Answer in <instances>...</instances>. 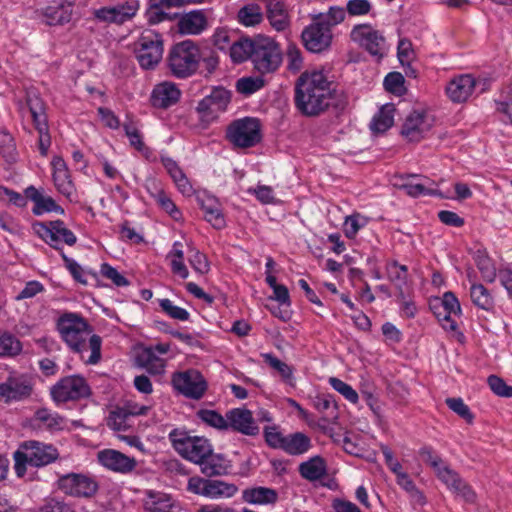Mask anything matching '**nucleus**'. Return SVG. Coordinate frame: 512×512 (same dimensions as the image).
I'll list each match as a JSON object with an SVG mask.
<instances>
[{"mask_svg":"<svg viewBox=\"0 0 512 512\" xmlns=\"http://www.w3.org/2000/svg\"><path fill=\"white\" fill-rule=\"evenodd\" d=\"M474 260L483 279L488 282H493L496 277V269L487 253L482 250H477L474 254Z\"/></svg>","mask_w":512,"mask_h":512,"instance_id":"46","label":"nucleus"},{"mask_svg":"<svg viewBox=\"0 0 512 512\" xmlns=\"http://www.w3.org/2000/svg\"><path fill=\"white\" fill-rule=\"evenodd\" d=\"M256 48V38L240 39L233 43L230 47V56L235 63H242L248 58L252 60L254 50Z\"/></svg>","mask_w":512,"mask_h":512,"instance_id":"39","label":"nucleus"},{"mask_svg":"<svg viewBox=\"0 0 512 512\" xmlns=\"http://www.w3.org/2000/svg\"><path fill=\"white\" fill-rule=\"evenodd\" d=\"M445 403L454 413L463 418L467 423L471 424L473 422L474 415L462 398H447Z\"/></svg>","mask_w":512,"mask_h":512,"instance_id":"55","label":"nucleus"},{"mask_svg":"<svg viewBox=\"0 0 512 512\" xmlns=\"http://www.w3.org/2000/svg\"><path fill=\"white\" fill-rule=\"evenodd\" d=\"M230 100V91L222 87L215 88L198 103L197 111L205 116H215L227 108Z\"/></svg>","mask_w":512,"mask_h":512,"instance_id":"24","label":"nucleus"},{"mask_svg":"<svg viewBox=\"0 0 512 512\" xmlns=\"http://www.w3.org/2000/svg\"><path fill=\"white\" fill-rule=\"evenodd\" d=\"M26 196L34 202L32 212L35 215H41L46 212L64 214V209L59 206L52 197L43 195L33 186L26 189Z\"/></svg>","mask_w":512,"mask_h":512,"instance_id":"30","label":"nucleus"},{"mask_svg":"<svg viewBox=\"0 0 512 512\" xmlns=\"http://www.w3.org/2000/svg\"><path fill=\"white\" fill-rule=\"evenodd\" d=\"M34 392V380L28 374L10 375L0 383V401L10 403L24 401Z\"/></svg>","mask_w":512,"mask_h":512,"instance_id":"12","label":"nucleus"},{"mask_svg":"<svg viewBox=\"0 0 512 512\" xmlns=\"http://www.w3.org/2000/svg\"><path fill=\"white\" fill-rule=\"evenodd\" d=\"M434 120L425 111H412L404 120L401 135L408 141L419 142L431 130Z\"/></svg>","mask_w":512,"mask_h":512,"instance_id":"17","label":"nucleus"},{"mask_svg":"<svg viewBox=\"0 0 512 512\" xmlns=\"http://www.w3.org/2000/svg\"><path fill=\"white\" fill-rule=\"evenodd\" d=\"M51 164L55 187L64 196L71 197L74 192V186L65 161L61 157L55 156Z\"/></svg>","mask_w":512,"mask_h":512,"instance_id":"29","label":"nucleus"},{"mask_svg":"<svg viewBox=\"0 0 512 512\" xmlns=\"http://www.w3.org/2000/svg\"><path fill=\"white\" fill-rule=\"evenodd\" d=\"M282 62V53L279 45L269 37H256V48L252 56L255 70L260 74L275 72Z\"/></svg>","mask_w":512,"mask_h":512,"instance_id":"8","label":"nucleus"},{"mask_svg":"<svg viewBox=\"0 0 512 512\" xmlns=\"http://www.w3.org/2000/svg\"><path fill=\"white\" fill-rule=\"evenodd\" d=\"M476 79L470 74L454 77L446 86V94L454 103H463L472 95Z\"/></svg>","mask_w":512,"mask_h":512,"instance_id":"25","label":"nucleus"},{"mask_svg":"<svg viewBox=\"0 0 512 512\" xmlns=\"http://www.w3.org/2000/svg\"><path fill=\"white\" fill-rule=\"evenodd\" d=\"M90 395V387L86 380L78 375L60 379L52 388V399L57 403L79 400Z\"/></svg>","mask_w":512,"mask_h":512,"instance_id":"11","label":"nucleus"},{"mask_svg":"<svg viewBox=\"0 0 512 512\" xmlns=\"http://www.w3.org/2000/svg\"><path fill=\"white\" fill-rule=\"evenodd\" d=\"M201 62V49L192 40L173 45L168 53L167 63L171 74L186 79L195 74Z\"/></svg>","mask_w":512,"mask_h":512,"instance_id":"4","label":"nucleus"},{"mask_svg":"<svg viewBox=\"0 0 512 512\" xmlns=\"http://www.w3.org/2000/svg\"><path fill=\"white\" fill-rule=\"evenodd\" d=\"M174 503L168 494L162 492H147L144 508L147 512H173Z\"/></svg>","mask_w":512,"mask_h":512,"instance_id":"36","label":"nucleus"},{"mask_svg":"<svg viewBox=\"0 0 512 512\" xmlns=\"http://www.w3.org/2000/svg\"><path fill=\"white\" fill-rule=\"evenodd\" d=\"M169 438L175 450L185 459L199 465L209 456L212 445L203 437H191L182 432L172 431Z\"/></svg>","mask_w":512,"mask_h":512,"instance_id":"7","label":"nucleus"},{"mask_svg":"<svg viewBox=\"0 0 512 512\" xmlns=\"http://www.w3.org/2000/svg\"><path fill=\"white\" fill-rule=\"evenodd\" d=\"M264 437L270 447L281 450L283 449L286 436L281 433L277 426L265 427Z\"/></svg>","mask_w":512,"mask_h":512,"instance_id":"60","label":"nucleus"},{"mask_svg":"<svg viewBox=\"0 0 512 512\" xmlns=\"http://www.w3.org/2000/svg\"><path fill=\"white\" fill-rule=\"evenodd\" d=\"M58 331L75 353L81 355L86 364L95 365L101 359V337L92 334L86 320L75 313L63 314L57 322Z\"/></svg>","mask_w":512,"mask_h":512,"instance_id":"2","label":"nucleus"},{"mask_svg":"<svg viewBox=\"0 0 512 512\" xmlns=\"http://www.w3.org/2000/svg\"><path fill=\"white\" fill-rule=\"evenodd\" d=\"M22 351L18 338L9 332L0 330V357H15Z\"/></svg>","mask_w":512,"mask_h":512,"instance_id":"43","label":"nucleus"},{"mask_svg":"<svg viewBox=\"0 0 512 512\" xmlns=\"http://www.w3.org/2000/svg\"><path fill=\"white\" fill-rule=\"evenodd\" d=\"M199 466L202 474L212 478L228 474L231 462L224 455L214 453L212 448L209 456H206Z\"/></svg>","mask_w":512,"mask_h":512,"instance_id":"28","label":"nucleus"},{"mask_svg":"<svg viewBox=\"0 0 512 512\" xmlns=\"http://www.w3.org/2000/svg\"><path fill=\"white\" fill-rule=\"evenodd\" d=\"M199 205L204 212V217L214 228L222 229L226 222L220 204L214 199L207 197L198 199Z\"/></svg>","mask_w":512,"mask_h":512,"instance_id":"34","label":"nucleus"},{"mask_svg":"<svg viewBox=\"0 0 512 512\" xmlns=\"http://www.w3.org/2000/svg\"><path fill=\"white\" fill-rule=\"evenodd\" d=\"M76 0H53L42 11L47 25H63L70 22Z\"/></svg>","mask_w":512,"mask_h":512,"instance_id":"23","label":"nucleus"},{"mask_svg":"<svg viewBox=\"0 0 512 512\" xmlns=\"http://www.w3.org/2000/svg\"><path fill=\"white\" fill-rule=\"evenodd\" d=\"M138 8V1L129 0L121 5L96 9L93 16L99 22L123 24L136 14Z\"/></svg>","mask_w":512,"mask_h":512,"instance_id":"20","label":"nucleus"},{"mask_svg":"<svg viewBox=\"0 0 512 512\" xmlns=\"http://www.w3.org/2000/svg\"><path fill=\"white\" fill-rule=\"evenodd\" d=\"M59 457L56 447L51 444L29 440L22 442L13 454L14 470L18 477H23L27 471V465L33 467L46 466Z\"/></svg>","mask_w":512,"mask_h":512,"instance_id":"3","label":"nucleus"},{"mask_svg":"<svg viewBox=\"0 0 512 512\" xmlns=\"http://www.w3.org/2000/svg\"><path fill=\"white\" fill-rule=\"evenodd\" d=\"M470 298L475 306L485 311H490L494 307L493 296L482 284L471 285Z\"/></svg>","mask_w":512,"mask_h":512,"instance_id":"41","label":"nucleus"},{"mask_svg":"<svg viewBox=\"0 0 512 512\" xmlns=\"http://www.w3.org/2000/svg\"><path fill=\"white\" fill-rule=\"evenodd\" d=\"M131 418L122 406H116L109 413L107 426L115 431H126L132 426Z\"/></svg>","mask_w":512,"mask_h":512,"instance_id":"42","label":"nucleus"},{"mask_svg":"<svg viewBox=\"0 0 512 512\" xmlns=\"http://www.w3.org/2000/svg\"><path fill=\"white\" fill-rule=\"evenodd\" d=\"M426 183H408L403 186L406 193L412 197H418L420 195H436L438 194L437 190L431 188L430 186L433 184L429 179H425Z\"/></svg>","mask_w":512,"mask_h":512,"instance_id":"57","label":"nucleus"},{"mask_svg":"<svg viewBox=\"0 0 512 512\" xmlns=\"http://www.w3.org/2000/svg\"><path fill=\"white\" fill-rule=\"evenodd\" d=\"M163 39L154 30H145L134 43V53L141 68L153 70L163 57Z\"/></svg>","mask_w":512,"mask_h":512,"instance_id":"6","label":"nucleus"},{"mask_svg":"<svg viewBox=\"0 0 512 512\" xmlns=\"http://www.w3.org/2000/svg\"><path fill=\"white\" fill-rule=\"evenodd\" d=\"M208 21L203 10H193L183 14L177 23L178 32L182 35H199L207 27Z\"/></svg>","mask_w":512,"mask_h":512,"instance_id":"27","label":"nucleus"},{"mask_svg":"<svg viewBox=\"0 0 512 512\" xmlns=\"http://www.w3.org/2000/svg\"><path fill=\"white\" fill-rule=\"evenodd\" d=\"M397 54L402 66H409L415 58L411 41L408 39H401L398 43Z\"/></svg>","mask_w":512,"mask_h":512,"instance_id":"63","label":"nucleus"},{"mask_svg":"<svg viewBox=\"0 0 512 512\" xmlns=\"http://www.w3.org/2000/svg\"><path fill=\"white\" fill-rule=\"evenodd\" d=\"M350 37L352 41L358 43L370 55L378 59L382 58L387 51L384 36L369 24L356 25L352 29Z\"/></svg>","mask_w":512,"mask_h":512,"instance_id":"15","label":"nucleus"},{"mask_svg":"<svg viewBox=\"0 0 512 512\" xmlns=\"http://www.w3.org/2000/svg\"><path fill=\"white\" fill-rule=\"evenodd\" d=\"M159 306L169 317L173 319L187 321L190 317V314L186 309L174 305L170 299H160Z\"/></svg>","mask_w":512,"mask_h":512,"instance_id":"54","label":"nucleus"},{"mask_svg":"<svg viewBox=\"0 0 512 512\" xmlns=\"http://www.w3.org/2000/svg\"><path fill=\"white\" fill-rule=\"evenodd\" d=\"M237 19L246 27L255 26L262 22L263 13L258 4H248L238 11Z\"/></svg>","mask_w":512,"mask_h":512,"instance_id":"44","label":"nucleus"},{"mask_svg":"<svg viewBox=\"0 0 512 512\" xmlns=\"http://www.w3.org/2000/svg\"><path fill=\"white\" fill-rule=\"evenodd\" d=\"M197 416L208 426L219 430H227L226 416H222L215 410L201 409L197 412Z\"/></svg>","mask_w":512,"mask_h":512,"instance_id":"49","label":"nucleus"},{"mask_svg":"<svg viewBox=\"0 0 512 512\" xmlns=\"http://www.w3.org/2000/svg\"><path fill=\"white\" fill-rule=\"evenodd\" d=\"M263 358L265 363H267L271 368L275 369L281 375L283 380L291 384L293 370L289 365L273 356L272 354H263Z\"/></svg>","mask_w":512,"mask_h":512,"instance_id":"52","label":"nucleus"},{"mask_svg":"<svg viewBox=\"0 0 512 512\" xmlns=\"http://www.w3.org/2000/svg\"><path fill=\"white\" fill-rule=\"evenodd\" d=\"M299 473L304 479L316 481L326 474V464L321 457L315 456L299 465Z\"/></svg>","mask_w":512,"mask_h":512,"instance_id":"37","label":"nucleus"},{"mask_svg":"<svg viewBox=\"0 0 512 512\" xmlns=\"http://www.w3.org/2000/svg\"><path fill=\"white\" fill-rule=\"evenodd\" d=\"M450 490L461 497L465 502L474 503L476 501V493L462 478H459Z\"/></svg>","mask_w":512,"mask_h":512,"instance_id":"61","label":"nucleus"},{"mask_svg":"<svg viewBox=\"0 0 512 512\" xmlns=\"http://www.w3.org/2000/svg\"><path fill=\"white\" fill-rule=\"evenodd\" d=\"M164 10L165 8L157 0H150V6L146 11L148 24L156 25L165 20H170L171 18Z\"/></svg>","mask_w":512,"mask_h":512,"instance_id":"53","label":"nucleus"},{"mask_svg":"<svg viewBox=\"0 0 512 512\" xmlns=\"http://www.w3.org/2000/svg\"><path fill=\"white\" fill-rule=\"evenodd\" d=\"M227 430L231 429L246 436H256L259 434L253 414L245 408H234L226 413Z\"/></svg>","mask_w":512,"mask_h":512,"instance_id":"21","label":"nucleus"},{"mask_svg":"<svg viewBox=\"0 0 512 512\" xmlns=\"http://www.w3.org/2000/svg\"><path fill=\"white\" fill-rule=\"evenodd\" d=\"M487 383L490 389L499 397H512V386L506 384V382L497 375H490L487 379Z\"/></svg>","mask_w":512,"mask_h":512,"instance_id":"58","label":"nucleus"},{"mask_svg":"<svg viewBox=\"0 0 512 512\" xmlns=\"http://www.w3.org/2000/svg\"><path fill=\"white\" fill-rule=\"evenodd\" d=\"M433 309L444 329L451 331L456 330L457 322L454 317L461 314V306L453 292H445L441 299L436 300Z\"/></svg>","mask_w":512,"mask_h":512,"instance_id":"19","label":"nucleus"},{"mask_svg":"<svg viewBox=\"0 0 512 512\" xmlns=\"http://www.w3.org/2000/svg\"><path fill=\"white\" fill-rule=\"evenodd\" d=\"M295 103L304 115L315 116L331 105L342 106L344 101L322 71H306L296 82Z\"/></svg>","mask_w":512,"mask_h":512,"instance_id":"1","label":"nucleus"},{"mask_svg":"<svg viewBox=\"0 0 512 512\" xmlns=\"http://www.w3.org/2000/svg\"><path fill=\"white\" fill-rule=\"evenodd\" d=\"M26 106L32 117L35 129L38 131V147L42 156H46L51 145L47 116L43 100L35 91L26 94Z\"/></svg>","mask_w":512,"mask_h":512,"instance_id":"9","label":"nucleus"},{"mask_svg":"<svg viewBox=\"0 0 512 512\" xmlns=\"http://www.w3.org/2000/svg\"><path fill=\"white\" fill-rule=\"evenodd\" d=\"M152 196L156 203L174 220H179L181 218V212L163 190L157 189L156 193Z\"/></svg>","mask_w":512,"mask_h":512,"instance_id":"51","label":"nucleus"},{"mask_svg":"<svg viewBox=\"0 0 512 512\" xmlns=\"http://www.w3.org/2000/svg\"><path fill=\"white\" fill-rule=\"evenodd\" d=\"M329 383L351 403L356 404L358 402V394L349 384L335 377H331Z\"/></svg>","mask_w":512,"mask_h":512,"instance_id":"59","label":"nucleus"},{"mask_svg":"<svg viewBox=\"0 0 512 512\" xmlns=\"http://www.w3.org/2000/svg\"><path fill=\"white\" fill-rule=\"evenodd\" d=\"M396 108L394 104L387 103L383 105L377 114L373 117L370 129L374 133H383L392 127Z\"/></svg>","mask_w":512,"mask_h":512,"instance_id":"35","label":"nucleus"},{"mask_svg":"<svg viewBox=\"0 0 512 512\" xmlns=\"http://www.w3.org/2000/svg\"><path fill=\"white\" fill-rule=\"evenodd\" d=\"M242 499L255 505L275 504L278 500V493L272 488L254 487L245 489L242 493Z\"/></svg>","mask_w":512,"mask_h":512,"instance_id":"33","label":"nucleus"},{"mask_svg":"<svg viewBox=\"0 0 512 512\" xmlns=\"http://www.w3.org/2000/svg\"><path fill=\"white\" fill-rule=\"evenodd\" d=\"M305 48L312 53H321L327 50L332 43V31L321 25V22H313L307 26L301 34Z\"/></svg>","mask_w":512,"mask_h":512,"instance_id":"18","label":"nucleus"},{"mask_svg":"<svg viewBox=\"0 0 512 512\" xmlns=\"http://www.w3.org/2000/svg\"><path fill=\"white\" fill-rule=\"evenodd\" d=\"M33 230L41 239L55 249H60L59 243L61 241L69 246L74 245L77 241L75 234L61 220L48 223L37 222L33 224Z\"/></svg>","mask_w":512,"mask_h":512,"instance_id":"14","label":"nucleus"},{"mask_svg":"<svg viewBox=\"0 0 512 512\" xmlns=\"http://www.w3.org/2000/svg\"><path fill=\"white\" fill-rule=\"evenodd\" d=\"M187 490L193 494L210 499L230 498L236 494L238 488L233 483L222 480H212L193 476L188 479Z\"/></svg>","mask_w":512,"mask_h":512,"instance_id":"10","label":"nucleus"},{"mask_svg":"<svg viewBox=\"0 0 512 512\" xmlns=\"http://www.w3.org/2000/svg\"><path fill=\"white\" fill-rule=\"evenodd\" d=\"M97 457L101 465L117 473H130L137 465L135 458L129 457L114 449L102 450L98 452Z\"/></svg>","mask_w":512,"mask_h":512,"instance_id":"22","label":"nucleus"},{"mask_svg":"<svg viewBox=\"0 0 512 512\" xmlns=\"http://www.w3.org/2000/svg\"><path fill=\"white\" fill-rule=\"evenodd\" d=\"M172 385L185 397L195 400L201 399L208 387L204 376L195 369L174 373Z\"/></svg>","mask_w":512,"mask_h":512,"instance_id":"13","label":"nucleus"},{"mask_svg":"<svg viewBox=\"0 0 512 512\" xmlns=\"http://www.w3.org/2000/svg\"><path fill=\"white\" fill-rule=\"evenodd\" d=\"M201 62L206 71L205 76L215 72L219 65V57L217 52L212 49L201 50Z\"/></svg>","mask_w":512,"mask_h":512,"instance_id":"64","label":"nucleus"},{"mask_svg":"<svg viewBox=\"0 0 512 512\" xmlns=\"http://www.w3.org/2000/svg\"><path fill=\"white\" fill-rule=\"evenodd\" d=\"M386 270L389 280L395 284L399 292L403 290L402 286L406 283L408 276L407 266L401 265L397 261H392L387 264Z\"/></svg>","mask_w":512,"mask_h":512,"instance_id":"48","label":"nucleus"},{"mask_svg":"<svg viewBox=\"0 0 512 512\" xmlns=\"http://www.w3.org/2000/svg\"><path fill=\"white\" fill-rule=\"evenodd\" d=\"M161 162L163 166L165 167L166 171L170 175V177L173 179L175 185L177 186L178 190L186 196H190L193 193V187L183 172V170L180 168V166L177 164L176 161H174L170 157H162Z\"/></svg>","mask_w":512,"mask_h":512,"instance_id":"31","label":"nucleus"},{"mask_svg":"<svg viewBox=\"0 0 512 512\" xmlns=\"http://www.w3.org/2000/svg\"><path fill=\"white\" fill-rule=\"evenodd\" d=\"M58 488L74 497H92L98 490L96 481L84 474L69 473L58 479Z\"/></svg>","mask_w":512,"mask_h":512,"instance_id":"16","label":"nucleus"},{"mask_svg":"<svg viewBox=\"0 0 512 512\" xmlns=\"http://www.w3.org/2000/svg\"><path fill=\"white\" fill-rule=\"evenodd\" d=\"M35 420L50 431H59L66 426L64 417L57 413H52L46 408H41L36 411Z\"/></svg>","mask_w":512,"mask_h":512,"instance_id":"40","label":"nucleus"},{"mask_svg":"<svg viewBox=\"0 0 512 512\" xmlns=\"http://www.w3.org/2000/svg\"><path fill=\"white\" fill-rule=\"evenodd\" d=\"M181 92L172 82L157 84L152 90L150 101L153 107L168 108L178 102Z\"/></svg>","mask_w":512,"mask_h":512,"instance_id":"26","label":"nucleus"},{"mask_svg":"<svg viewBox=\"0 0 512 512\" xmlns=\"http://www.w3.org/2000/svg\"><path fill=\"white\" fill-rule=\"evenodd\" d=\"M405 79L399 72H390L384 79V87L388 92L401 96L406 92Z\"/></svg>","mask_w":512,"mask_h":512,"instance_id":"50","label":"nucleus"},{"mask_svg":"<svg viewBox=\"0 0 512 512\" xmlns=\"http://www.w3.org/2000/svg\"><path fill=\"white\" fill-rule=\"evenodd\" d=\"M419 455L424 463L434 469L436 473L444 465L443 459L435 453L432 447L424 446L419 450Z\"/></svg>","mask_w":512,"mask_h":512,"instance_id":"62","label":"nucleus"},{"mask_svg":"<svg viewBox=\"0 0 512 512\" xmlns=\"http://www.w3.org/2000/svg\"><path fill=\"white\" fill-rule=\"evenodd\" d=\"M345 19V10L339 6H332L326 13H319L313 17L316 22H321V25L328 27L331 30L333 26H336L343 22Z\"/></svg>","mask_w":512,"mask_h":512,"instance_id":"45","label":"nucleus"},{"mask_svg":"<svg viewBox=\"0 0 512 512\" xmlns=\"http://www.w3.org/2000/svg\"><path fill=\"white\" fill-rule=\"evenodd\" d=\"M225 137L234 148L254 147L262 139L261 123L253 117L236 119L227 126Z\"/></svg>","mask_w":512,"mask_h":512,"instance_id":"5","label":"nucleus"},{"mask_svg":"<svg viewBox=\"0 0 512 512\" xmlns=\"http://www.w3.org/2000/svg\"><path fill=\"white\" fill-rule=\"evenodd\" d=\"M0 154L7 163L17 161V150L13 136L7 131L0 132Z\"/></svg>","mask_w":512,"mask_h":512,"instance_id":"47","label":"nucleus"},{"mask_svg":"<svg viewBox=\"0 0 512 512\" xmlns=\"http://www.w3.org/2000/svg\"><path fill=\"white\" fill-rule=\"evenodd\" d=\"M264 86V80L261 78L244 77L236 83V89L239 93L250 95Z\"/></svg>","mask_w":512,"mask_h":512,"instance_id":"56","label":"nucleus"},{"mask_svg":"<svg viewBox=\"0 0 512 512\" xmlns=\"http://www.w3.org/2000/svg\"><path fill=\"white\" fill-rule=\"evenodd\" d=\"M267 19L276 31H284L290 25V19L284 3L276 0H268L266 5Z\"/></svg>","mask_w":512,"mask_h":512,"instance_id":"32","label":"nucleus"},{"mask_svg":"<svg viewBox=\"0 0 512 512\" xmlns=\"http://www.w3.org/2000/svg\"><path fill=\"white\" fill-rule=\"evenodd\" d=\"M310 447V438L301 432H296L286 436L282 450L290 455H301L306 453Z\"/></svg>","mask_w":512,"mask_h":512,"instance_id":"38","label":"nucleus"}]
</instances>
